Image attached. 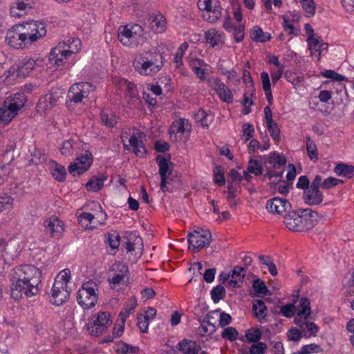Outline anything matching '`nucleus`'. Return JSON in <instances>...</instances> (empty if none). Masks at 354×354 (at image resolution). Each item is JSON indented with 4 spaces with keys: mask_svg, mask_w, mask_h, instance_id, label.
<instances>
[{
    "mask_svg": "<svg viewBox=\"0 0 354 354\" xmlns=\"http://www.w3.org/2000/svg\"><path fill=\"white\" fill-rule=\"evenodd\" d=\"M295 301L293 303L288 304L280 308V313L282 314L283 316L290 318L292 317L296 311V308L295 306Z\"/></svg>",
    "mask_w": 354,
    "mask_h": 354,
    "instance_id": "obj_52",
    "label": "nucleus"
},
{
    "mask_svg": "<svg viewBox=\"0 0 354 354\" xmlns=\"http://www.w3.org/2000/svg\"><path fill=\"white\" fill-rule=\"evenodd\" d=\"M171 156L169 154L168 158L158 155L156 158V162L158 165V173L160 178H167L169 180H174V178L178 176V172L174 171L170 166H173V163L170 161Z\"/></svg>",
    "mask_w": 354,
    "mask_h": 354,
    "instance_id": "obj_10",
    "label": "nucleus"
},
{
    "mask_svg": "<svg viewBox=\"0 0 354 354\" xmlns=\"http://www.w3.org/2000/svg\"><path fill=\"white\" fill-rule=\"evenodd\" d=\"M254 129L250 123H245L243 125V133L245 141L249 140L254 136Z\"/></svg>",
    "mask_w": 354,
    "mask_h": 354,
    "instance_id": "obj_64",
    "label": "nucleus"
},
{
    "mask_svg": "<svg viewBox=\"0 0 354 354\" xmlns=\"http://www.w3.org/2000/svg\"><path fill=\"white\" fill-rule=\"evenodd\" d=\"M250 37L255 42L264 43L271 39V35L263 32L259 26H254L250 32Z\"/></svg>",
    "mask_w": 354,
    "mask_h": 354,
    "instance_id": "obj_23",
    "label": "nucleus"
},
{
    "mask_svg": "<svg viewBox=\"0 0 354 354\" xmlns=\"http://www.w3.org/2000/svg\"><path fill=\"white\" fill-rule=\"evenodd\" d=\"M13 198L8 194H0V213L12 208Z\"/></svg>",
    "mask_w": 354,
    "mask_h": 354,
    "instance_id": "obj_43",
    "label": "nucleus"
},
{
    "mask_svg": "<svg viewBox=\"0 0 354 354\" xmlns=\"http://www.w3.org/2000/svg\"><path fill=\"white\" fill-rule=\"evenodd\" d=\"M213 174L214 180L216 185L221 187L225 184L226 180L224 176V170L222 166H216L213 169Z\"/></svg>",
    "mask_w": 354,
    "mask_h": 354,
    "instance_id": "obj_42",
    "label": "nucleus"
},
{
    "mask_svg": "<svg viewBox=\"0 0 354 354\" xmlns=\"http://www.w3.org/2000/svg\"><path fill=\"white\" fill-rule=\"evenodd\" d=\"M75 142V141L73 139H68L64 141L60 149L61 153L64 156L71 154L73 148V144Z\"/></svg>",
    "mask_w": 354,
    "mask_h": 354,
    "instance_id": "obj_59",
    "label": "nucleus"
},
{
    "mask_svg": "<svg viewBox=\"0 0 354 354\" xmlns=\"http://www.w3.org/2000/svg\"><path fill=\"white\" fill-rule=\"evenodd\" d=\"M45 232L53 238H59L64 232V223L58 217L53 216L44 222Z\"/></svg>",
    "mask_w": 354,
    "mask_h": 354,
    "instance_id": "obj_11",
    "label": "nucleus"
},
{
    "mask_svg": "<svg viewBox=\"0 0 354 354\" xmlns=\"http://www.w3.org/2000/svg\"><path fill=\"white\" fill-rule=\"evenodd\" d=\"M284 77L286 80L290 82L295 88L303 85L304 78L302 75H297L296 73L286 72Z\"/></svg>",
    "mask_w": 354,
    "mask_h": 354,
    "instance_id": "obj_41",
    "label": "nucleus"
},
{
    "mask_svg": "<svg viewBox=\"0 0 354 354\" xmlns=\"http://www.w3.org/2000/svg\"><path fill=\"white\" fill-rule=\"evenodd\" d=\"M133 65L136 71L140 75H153L160 71L163 62H161L160 64H155L151 60H142V62H141L140 60L135 59Z\"/></svg>",
    "mask_w": 354,
    "mask_h": 354,
    "instance_id": "obj_12",
    "label": "nucleus"
},
{
    "mask_svg": "<svg viewBox=\"0 0 354 354\" xmlns=\"http://www.w3.org/2000/svg\"><path fill=\"white\" fill-rule=\"evenodd\" d=\"M110 313L108 311H100L93 322H89L86 325V328L89 334L93 337L102 335L111 324Z\"/></svg>",
    "mask_w": 354,
    "mask_h": 354,
    "instance_id": "obj_4",
    "label": "nucleus"
},
{
    "mask_svg": "<svg viewBox=\"0 0 354 354\" xmlns=\"http://www.w3.org/2000/svg\"><path fill=\"white\" fill-rule=\"evenodd\" d=\"M49 165V170L53 178L57 182H64L67 175L65 167L53 160H50Z\"/></svg>",
    "mask_w": 354,
    "mask_h": 354,
    "instance_id": "obj_18",
    "label": "nucleus"
},
{
    "mask_svg": "<svg viewBox=\"0 0 354 354\" xmlns=\"http://www.w3.org/2000/svg\"><path fill=\"white\" fill-rule=\"evenodd\" d=\"M60 281L55 279L54 284L52 287V295L50 299L51 304L55 306H61L67 301L70 296V292L64 286H59Z\"/></svg>",
    "mask_w": 354,
    "mask_h": 354,
    "instance_id": "obj_9",
    "label": "nucleus"
},
{
    "mask_svg": "<svg viewBox=\"0 0 354 354\" xmlns=\"http://www.w3.org/2000/svg\"><path fill=\"white\" fill-rule=\"evenodd\" d=\"M290 203L285 198L279 197H274L267 201L266 208V209L272 214H281L283 212L288 213V208L290 209Z\"/></svg>",
    "mask_w": 354,
    "mask_h": 354,
    "instance_id": "obj_14",
    "label": "nucleus"
},
{
    "mask_svg": "<svg viewBox=\"0 0 354 354\" xmlns=\"http://www.w3.org/2000/svg\"><path fill=\"white\" fill-rule=\"evenodd\" d=\"M77 86H78V88L81 90V91L84 94L86 95V97L88 96V93L91 91H93L95 90V86H93L92 84L89 82H79L75 84Z\"/></svg>",
    "mask_w": 354,
    "mask_h": 354,
    "instance_id": "obj_62",
    "label": "nucleus"
},
{
    "mask_svg": "<svg viewBox=\"0 0 354 354\" xmlns=\"http://www.w3.org/2000/svg\"><path fill=\"white\" fill-rule=\"evenodd\" d=\"M259 158L264 160V164H272L278 165L279 166L285 165L287 162L286 158L284 156L280 155L277 151H272L268 155L259 156Z\"/></svg>",
    "mask_w": 354,
    "mask_h": 354,
    "instance_id": "obj_21",
    "label": "nucleus"
},
{
    "mask_svg": "<svg viewBox=\"0 0 354 354\" xmlns=\"http://www.w3.org/2000/svg\"><path fill=\"white\" fill-rule=\"evenodd\" d=\"M267 307L262 299H255L252 304V311L254 316L258 319H265L267 314Z\"/></svg>",
    "mask_w": 354,
    "mask_h": 354,
    "instance_id": "obj_27",
    "label": "nucleus"
},
{
    "mask_svg": "<svg viewBox=\"0 0 354 354\" xmlns=\"http://www.w3.org/2000/svg\"><path fill=\"white\" fill-rule=\"evenodd\" d=\"M117 346L115 352L118 354H140L139 347L130 345L124 342L119 341L117 343Z\"/></svg>",
    "mask_w": 354,
    "mask_h": 354,
    "instance_id": "obj_26",
    "label": "nucleus"
},
{
    "mask_svg": "<svg viewBox=\"0 0 354 354\" xmlns=\"http://www.w3.org/2000/svg\"><path fill=\"white\" fill-rule=\"evenodd\" d=\"M306 145L307 153L310 160H313V162L317 161L318 151L317 145L315 141L313 140L308 135L306 136Z\"/></svg>",
    "mask_w": 354,
    "mask_h": 354,
    "instance_id": "obj_31",
    "label": "nucleus"
},
{
    "mask_svg": "<svg viewBox=\"0 0 354 354\" xmlns=\"http://www.w3.org/2000/svg\"><path fill=\"white\" fill-rule=\"evenodd\" d=\"M297 189H303L304 192H306L310 188V180L306 176H301L298 178V181L296 184Z\"/></svg>",
    "mask_w": 354,
    "mask_h": 354,
    "instance_id": "obj_61",
    "label": "nucleus"
},
{
    "mask_svg": "<svg viewBox=\"0 0 354 354\" xmlns=\"http://www.w3.org/2000/svg\"><path fill=\"white\" fill-rule=\"evenodd\" d=\"M31 156L32 158L30 160V163L32 165H39L46 160V154L36 148H35L34 153Z\"/></svg>",
    "mask_w": 354,
    "mask_h": 354,
    "instance_id": "obj_53",
    "label": "nucleus"
},
{
    "mask_svg": "<svg viewBox=\"0 0 354 354\" xmlns=\"http://www.w3.org/2000/svg\"><path fill=\"white\" fill-rule=\"evenodd\" d=\"M63 47L61 44H59L57 46L51 49L49 53V62L51 64L62 66L64 60L68 59L74 53L73 50H66Z\"/></svg>",
    "mask_w": 354,
    "mask_h": 354,
    "instance_id": "obj_13",
    "label": "nucleus"
},
{
    "mask_svg": "<svg viewBox=\"0 0 354 354\" xmlns=\"http://www.w3.org/2000/svg\"><path fill=\"white\" fill-rule=\"evenodd\" d=\"M239 332L232 326L225 328L221 333V337L225 340L233 342L238 339Z\"/></svg>",
    "mask_w": 354,
    "mask_h": 354,
    "instance_id": "obj_45",
    "label": "nucleus"
},
{
    "mask_svg": "<svg viewBox=\"0 0 354 354\" xmlns=\"http://www.w3.org/2000/svg\"><path fill=\"white\" fill-rule=\"evenodd\" d=\"M306 328L309 332V335H308L306 332H304V337H309L310 336L315 337L317 336L319 332V327L314 322H307Z\"/></svg>",
    "mask_w": 354,
    "mask_h": 354,
    "instance_id": "obj_60",
    "label": "nucleus"
},
{
    "mask_svg": "<svg viewBox=\"0 0 354 354\" xmlns=\"http://www.w3.org/2000/svg\"><path fill=\"white\" fill-rule=\"evenodd\" d=\"M37 64V61L32 58L25 57L16 64L17 76L27 77L32 72Z\"/></svg>",
    "mask_w": 354,
    "mask_h": 354,
    "instance_id": "obj_15",
    "label": "nucleus"
},
{
    "mask_svg": "<svg viewBox=\"0 0 354 354\" xmlns=\"http://www.w3.org/2000/svg\"><path fill=\"white\" fill-rule=\"evenodd\" d=\"M247 170L249 173L259 176L263 174V165L257 160L250 158Z\"/></svg>",
    "mask_w": 354,
    "mask_h": 354,
    "instance_id": "obj_34",
    "label": "nucleus"
},
{
    "mask_svg": "<svg viewBox=\"0 0 354 354\" xmlns=\"http://www.w3.org/2000/svg\"><path fill=\"white\" fill-rule=\"evenodd\" d=\"M186 131V127L185 124V120L180 119V122L177 124H172L170 126V128L169 129V133L171 136V134H176V133H183Z\"/></svg>",
    "mask_w": 354,
    "mask_h": 354,
    "instance_id": "obj_55",
    "label": "nucleus"
},
{
    "mask_svg": "<svg viewBox=\"0 0 354 354\" xmlns=\"http://www.w3.org/2000/svg\"><path fill=\"white\" fill-rule=\"evenodd\" d=\"M15 5L16 6H11L10 10V13L12 17H22L26 13L25 10L26 8H32L29 3L25 2L24 1H18L15 3Z\"/></svg>",
    "mask_w": 354,
    "mask_h": 354,
    "instance_id": "obj_30",
    "label": "nucleus"
},
{
    "mask_svg": "<svg viewBox=\"0 0 354 354\" xmlns=\"http://www.w3.org/2000/svg\"><path fill=\"white\" fill-rule=\"evenodd\" d=\"M343 183L344 181L341 179H338L334 177H328L322 182V188L324 189H329L336 187L339 183Z\"/></svg>",
    "mask_w": 354,
    "mask_h": 354,
    "instance_id": "obj_54",
    "label": "nucleus"
},
{
    "mask_svg": "<svg viewBox=\"0 0 354 354\" xmlns=\"http://www.w3.org/2000/svg\"><path fill=\"white\" fill-rule=\"evenodd\" d=\"M97 289V284L92 280L84 283L77 294L78 304L84 309L93 308L98 300Z\"/></svg>",
    "mask_w": 354,
    "mask_h": 354,
    "instance_id": "obj_2",
    "label": "nucleus"
},
{
    "mask_svg": "<svg viewBox=\"0 0 354 354\" xmlns=\"http://www.w3.org/2000/svg\"><path fill=\"white\" fill-rule=\"evenodd\" d=\"M189 248L197 250L209 246L212 234L209 230L198 229L189 233L187 239Z\"/></svg>",
    "mask_w": 354,
    "mask_h": 354,
    "instance_id": "obj_7",
    "label": "nucleus"
},
{
    "mask_svg": "<svg viewBox=\"0 0 354 354\" xmlns=\"http://www.w3.org/2000/svg\"><path fill=\"white\" fill-rule=\"evenodd\" d=\"M334 171L338 176H342L351 178L354 175V166L345 163H338L334 169Z\"/></svg>",
    "mask_w": 354,
    "mask_h": 354,
    "instance_id": "obj_28",
    "label": "nucleus"
},
{
    "mask_svg": "<svg viewBox=\"0 0 354 354\" xmlns=\"http://www.w3.org/2000/svg\"><path fill=\"white\" fill-rule=\"evenodd\" d=\"M302 198L308 205H317L322 203L324 196L319 188H309L304 192Z\"/></svg>",
    "mask_w": 354,
    "mask_h": 354,
    "instance_id": "obj_17",
    "label": "nucleus"
},
{
    "mask_svg": "<svg viewBox=\"0 0 354 354\" xmlns=\"http://www.w3.org/2000/svg\"><path fill=\"white\" fill-rule=\"evenodd\" d=\"M245 337L249 342L256 343L261 339L262 333L258 328H251L246 330Z\"/></svg>",
    "mask_w": 354,
    "mask_h": 354,
    "instance_id": "obj_40",
    "label": "nucleus"
},
{
    "mask_svg": "<svg viewBox=\"0 0 354 354\" xmlns=\"http://www.w3.org/2000/svg\"><path fill=\"white\" fill-rule=\"evenodd\" d=\"M14 271L13 276L26 282L30 286V289L28 290V292L32 293L36 290H39L38 285L41 282V272L35 266L25 264L17 267Z\"/></svg>",
    "mask_w": 354,
    "mask_h": 354,
    "instance_id": "obj_3",
    "label": "nucleus"
},
{
    "mask_svg": "<svg viewBox=\"0 0 354 354\" xmlns=\"http://www.w3.org/2000/svg\"><path fill=\"white\" fill-rule=\"evenodd\" d=\"M93 160V155L89 151L80 153L75 158V162L70 163L68 167L69 174L73 176L82 175L90 169Z\"/></svg>",
    "mask_w": 354,
    "mask_h": 354,
    "instance_id": "obj_6",
    "label": "nucleus"
},
{
    "mask_svg": "<svg viewBox=\"0 0 354 354\" xmlns=\"http://www.w3.org/2000/svg\"><path fill=\"white\" fill-rule=\"evenodd\" d=\"M67 102H74L78 104L82 102L84 98H86V95H84L78 86L73 84L71 86L68 93L67 94Z\"/></svg>",
    "mask_w": 354,
    "mask_h": 354,
    "instance_id": "obj_24",
    "label": "nucleus"
},
{
    "mask_svg": "<svg viewBox=\"0 0 354 354\" xmlns=\"http://www.w3.org/2000/svg\"><path fill=\"white\" fill-rule=\"evenodd\" d=\"M166 25V19L162 15H156L151 21V28L156 32L164 31Z\"/></svg>",
    "mask_w": 354,
    "mask_h": 354,
    "instance_id": "obj_37",
    "label": "nucleus"
},
{
    "mask_svg": "<svg viewBox=\"0 0 354 354\" xmlns=\"http://www.w3.org/2000/svg\"><path fill=\"white\" fill-rule=\"evenodd\" d=\"M133 33L131 29L127 26H121L118 30V40L124 46H130V39L133 37Z\"/></svg>",
    "mask_w": 354,
    "mask_h": 354,
    "instance_id": "obj_32",
    "label": "nucleus"
},
{
    "mask_svg": "<svg viewBox=\"0 0 354 354\" xmlns=\"http://www.w3.org/2000/svg\"><path fill=\"white\" fill-rule=\"evenodd\" d=\"M121 237L117 231L108 232L107 234V243L109 247L114 250L118 249L120 245Z\"/></svg>",
    "mask_w": 354,
    "mask_h": 354,
    "instance_id": "obj_44",
    "label": "nucleus"
},
{
    "mask_svg": "<svg viewBox=\"0 0 354 354\" xmlns=\"http://www.w3.org/2000/svg\"><path fill=\"white\" fill-rule=\"evenodd\" d=\"M244 29L245 26L243 24H240L238 26H234V28H232V32H233L234 41L236 43L242 41L244 39Z\"/></svg>",
    "mask_w": 354,
    "mask_h": 354,
    "instance_id": "obj_58",
    "label": "nucleus"
},
{
    "mask_svg": "<svg viewBox=\"0 0 354 354\" xmlns=\"http://www.w3.org/2000/svg\"><path fill=\"white\" fill-rule=\"evenodd\" d=\"M119 83L120 86L126 87L131 100L140 99L138 90L133 82H129L126 79H121Z\"/></svg>",
    "mask_w": 354,
    "mask_h": 354,
    "instance_id": "obj_33",
    "label": "nucleus"
},
{
    "mask_svg": "<svg viewBox=\"0 0 354 354\" xmlns=\"http://www.w3.org/2000/svg\"><path fill=\"white\" fill-rule=\"evenodd\" d=\"M245 271V268L241 267V266H236L232 270V272L230 273V277H231V278L239 279V280L241 282H242L245 277V274L243 272Z\"/></svg>",
    "mask_w": 354,
    "mask_h": 354,
    "instance_id": "obj_63",
    "label": "nucleus"
},
{
    "mask_svg": "<svg viewBox=\"0 0 354 354\" xmlns=\"http://www.w3.org/2000/svg\"><path fill=\"white\" fill-rule=\"evenodd\" d=\"M107 179L106 173L93 176L86 184L85 187L88 192H97L104 187V183Z\"/></svg>",
    "mask_w": 354,
    "mask_h": 354,
    "instance_id": "obj_19",
    "label": "nucleus"
},
{
    "mask_svg": "<svg viewBox=\"0 0 354 354\" xmlns=\"http://www.w3.org/2000/svg\"><path fill=\"white\" fill-rule=\"evenodd\" d=\"M310 300L307 297H301L299 301L297 316L304 317V319L306 320L310 318Z\"/></svg>",
    "mask_w": 354,
    "mask_h": 354,
    "instance_id": "obj_25",
    "label": "nucleus"
},
{
    "mask_svg": "<svg viewBox=\"0 0 354 354\" xmlns=\"http://www.w3.org/2000/svg\"><path fill=\"white\" fill-rule=\"evenodd\" d=\"M205 39L207 44H210L212 48L217 46L221 40V36L214 29L208 30L205 32Z\"/></svg>",
    "mask_w": 354,
    "mask_h": 354,
    "instance_id": "obj_35",
    "label": "nucleus"
},
{
    "mask_svg": "<svg viewBox=\"0 0 354 354\" xmlns=\"http://www.w3.org/2000/svg\"><path fill=\"white\" fill-rule=\"evenodd\" d=\"M6 100H8L12 106L19 111L24 107L26 102L27 97L24 93H17L12 96L7 97Z\"/></svg>",
    "mask_w": 354,
    "mask_h": 354,
    "instance_id": "obj_29",
    "label": "nucleus"
},
{
    "mask_svg": "<svg viewBox=\"0 0 354 354\" xmlns=\"http://www.w3.org/2000/svg\"><path fill=\"white\" fill-rule=\"evenodd\" d=\"M10 281H12L10 290L11 297L14 299H19L21 298L24 295L26 297H31L39 292V290H36V291H34L32 293L28 292V290L30 289V286L17 277L12 276Z\"/></svg>",
    "mask_w": 354,
    "mask_h": 354,
    "instance_id": "obj_8",
    "label": "nucleus"
},
{
    "mask_svg": "<svg viewBox=\"0 0 354 354\" xmlns=\"http://www.w3.org/2000/svg\"><path fill=\"white\" fill-rule=\"evenodd\" d=\"M302 219V217L295 210L289 209L288 213L284 215L283 223L288 229L294 232L307 231L313 227L314 225L312 222Z\"/></svg>",
    "mask_w": 354,
    "mask_h": 354,
    "instance_id": "obj_5",
    "label": "nucleus"
},
{
    "mask_svg": "<svg viewBox=\"0 0 354 354\" xmlns=\"http://www.w3.org/2000/svg\"><path fill=\"white\" fill-rule=\"evenodd\" d=\"M26 24L29 25L30 28L35 32L32 34L23 32L25 26L16 24L6 33V41L8 45L16 49H22L46 35V24L44 22L32 21Z\"/></svg>",
    "mask_w": 354,
    "mask_h": 354,
    "instance_id": "obj_1",
    "label": "nucleus"
},
{
    "mask_svg": "<svg viewBox=\"0 0 354 354\" xmlns=\"http://www.w3.org/2000/svg\"><path fill=\"white\" fill-rule=\"evenodd\" d=\"M252 288L254 291V294H252V297H260L261 295H272L271 291L269 290L266 283L259 278H257L253 281Z\"/></svg>",
    "mask_w": 354,
    "mask_h": 354,
    "instance_id": "obj_22",
    "label": "nucleus"
},
{
    "mask_svg": "<svg viewBox=\"0 0 354 354\" xmlns=\"http://www.w3.org/2000/svg\"><path fill=\"white\" fill-rule=\"evenodd\" d=\"M212 6L214 7L213 15L206 17L205 21L214 23L221 17V7L219 0H212Z\"/></svg>",
    "mask_w": 354,
    "mask_h": 354,
    "instance_id": "obj_36",
    "label": "nucleus"
},
{
    "mask_svg": "<svg viewBox=\"0 0 354 354\" xmlns=\"http://www.w3.org/2000/svg\"><path fill=\"white\" fill-rule=\"evenodd\" d=\"M188 47L189 44L187 42H183L178 48L174 58L177 68H180L183 65V57L185 52L188 49Z\"/></svg>",
    "mask_w": 354,
    "mask_h": 354,
    "instance_id": "obj_48",
    "label": "nucleus"
},
{
    "mask_svg": "<svg viewBox=\"0 0 354 354\" xmlns=\"http://www.w3.org/2000/svg\"><path fill=\"white\" fill-rule=\"evenodd\" d=\"M268 346L266 343L258 342L252 344L249 348V354H263L266 353Z\"/></svg>",
    "mask_w": 354,
    "mask_h": 354,
    "instance_id": "obj_50",
    "label": "nucleus"
},
{
    "mask_svg": "<svg viewBox=\"0 0 354 354\" xmlns=\"http://www.w3.org/2000/svg\"><path fill=\"white\" fill-rule=\"evenodd\" d=\"M71 270L68 268H65L60 271L59 274L56 277L55 279H57L60 281L59 286H64L68 288L67 283L71 279Z\"/></svg>",
    "mask_w": 354,
    "mask_h": 354,
    "instance_id": "obj_51",
    "label": "nucleus"
},
{
    "mask_svg": "<svg viewBox=\"0 0 354 354\" xmlns=\"http://www.w3.org/2000/svg\"><path fill=\"white\" fill-rule=\"evenodd\" d=\"M267 129L270 134V136L275 142H279L281 140L280 129L278 124L274 121L271 123H267Z\"/></svg>",
    "mask_w": 354,
    "mask_h": 354,
    "instance_id": "obj_49",
    "label": "nucleus"
},
{
    "mask_svg": "<svg viewBox=\"0 0 354 354\" xmlns=\"http://www.w3.org/2000/svg\"><path fill=\"white\" fill-rule=\"evenodd\" d=\"M190 344L191 346L193 348V349L195 351V354H199L200 351L201 350V347L199 344L196 343V341L190 340L188 339H183V340L180 341L176 348L179 351H185V347Z\"/></svg>",
    "mask_w": 354,
    "mask_h": 354,
    "instance_id": "obj_38",
    "label": "nucleus"
},
{
    "mask_svg": "<svg viewBox=\"0 0 354 354\" xmlns=\"http://www.w3.org/2000/svg\"><path fill=\"white\" fill-rule=\"evenodd\" d=\"M125 241V250L127 252H131L135 250V245L138 243H140L141 250L143 248V243L142 238L137 235L136 232H125L124 236H122Z\"/></svg>",
    "mask_w": 354,
    "mask_h": 354,
    "instance_id": "obj_20",
    "label": "nucleus"
},
{
    "mask_svg": "<svg viewBox=\"0 0 354 354\" xmlns=\"http://www.w3.org/2000/svg\"><path fill=\"white\" fill-rule=\"evenodd\" d=\"M320 39L321 37L317 35L316 37H312L311 40L309 39H307L306 40L308 49L310 50V53H314V50L318 51L317 61H319L321 59V49H319V46L320 45Z\"/></svg>",
    "mask_w": 354,
    "mask_h": 354,
    "instance_id": "obj_46",
    "label": "nucleus"
},
{
    "mask_svg": "<svg viewBox=\"0 0 354 354\" xmlns=\"http://www.w3.org/2000/svg\"><path fill=\"white\" fill-rule=\"evenodd\" d=\"M18 111L12 106L8 100H5L0 106V122L4 124H8L17 115Z\"/></svg>",
    "mask_w": 354,
    "mask_h": 354,
    "instance_id": "obj_16",
    "label": "nucleus"
},
{
    "mask_svg": "<svg viewBox=\"0 0 354 354\" xmlns=\"http://www.w3.org/2000/svg\"><path fill=\"white\" fill-rule=\"evenodd\" d=\"M287 336L289 341L298 342L304 337V333L297 328L292 327L288 330Z\"/></svg>",
    "mask_w": 354,
    "mask_h": 354,
    "instance_id": "obj_57",
    "label": "nucleus"
},
{
    "mask_svg": "<svg viewBox=\"0 0 354 354\" xmlns=\"http://www.w3.org/2000/svg\"><path fill=\"white\" fill-rule=\"evenodd\" d=\"M243 80L244 82L248 81L249 85L247 86V88H248V91H251V96H252L255 93L254 84L250 72L246 69H244L243 71Z\"/></svg>",
    "mask_w": 354,
    "mask_h": 354,
    "instance_id": "obj_56",
    "label": "nucleus"
},
{
    "mask_svg": "<svg viewBox=\"0 0 354 354\" xmlns=\"http://www.w3.org/2000/svg\"><path fill=\"white\" fill-rule=\"evenodd\" d=\"M216 93L223 102L227 104L233 102V95L230 89L226 85Z\"/></svg>",
    "mask_w": 354,
    "mask_h": 354,
    "instance_id": "obj_47",
    "label": "nucleus"
},
{
    "mask_svg": "<svg viewBox=\"0 0 354 354\" xmlns=\"http://www.w3.org/2000/svg\"><path fill=\"white\" fill-rule=\"evenodd\" d=\"M210 294L214 303H218L220 300L225 297L226 291L222 285L218 284L212 288Z\"/></svg>",
    "mask_w": 354,
    "mask_h": 354,
    "instance_id": "obj_39",
    "label": "nucleus"
}]
</instances>
